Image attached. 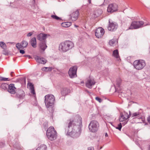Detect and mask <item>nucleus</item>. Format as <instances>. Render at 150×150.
Returning <instances> with one entry per match:
<instances>
[{"label":"nucleus","mask_w":150,"mask_h":150,"mask_svg":"<svg viewBox=\"0 0 150 150\" xmlns=\"http://www.w3.org/2000/svg\"><path fill=\"white\" fill-rule=\"evenodd\" d=\"M65 132L67 135L74 138L79 137L81 134L82 127L81 117L76 116L67 121Z\"/></svg>","instance_id":"1"},{"label":"nucleus","mask_w":150,"mask_h":150,"mask_svg":"<svg viewBox=\"0 0 150 150\" xmlns=\"http://www.w3.org/2000/svg\"><path fill=\"white\" fill-rule=\"evenodd\" d=\"M74 46L72 42L69 40H66L59 45V50L62 52H65L72 48Z\"/></svg>","instance_id":"2"},{"label":"nucleus","mask_w":150,"mask_h":150,"mask_svg":"<svg viewBox=\"0 0 150 150\" xmlns=\"http://www.w3.org/2000/svg\"><path fill=\"white\" fill-rule=\"evenodd\" d=\"M45 98V102L47 108H52L55 101L54 96L52 94H48Z\"/></svg>","instance_id":"3"},{"label":"nucleus","mask_w":150,"mask_h":150,"mask_svg":"<svg viewBox=\"0 0 150 150\" xmlns=\"http://www.w3.org/2000/svg\"><path fill=\"white\" fill-rule=\"evenodd\" d=\"M46 135L48 138L50 140L56 139L57 136V132L53 127L51 126L48 128L47 131Z\"/></svg>","instance_id":"4"},{"label":"nucleus","mask_w":150,"mask_h":150,"mask_svg":"<svg viewBox=\"0 0 150 150\" xmlns=\"http://www.w3.org/2000/svg\"><path fill=\"white\" fill-rule=\"evenodd\" d=\"M146 64L145 61L142 59L136 60L133 63L134 68L138 70L143 69L145 66Z\"/></svg>","instance_id":"5"},{"label":"nucleus","mask_w":150,"mask_h":150,"mask_svg":"<svg viewBox=\"0 0 150 150\" xmlns=\"http://www.w3.org/2000/svg\"><path fill=\"white\" fill-rule=\"evenodd\" d=\"M99 127V123L96 120L91 121L88 125L89 130L93 132H97L98 129Z\"/></svg>","instance_id":"6"},{"label":"nucleus","mask_w":150,"mask_h":150,"mask_svg":"<svg viewBox=\"0 0 150 150\" xmlns=\"http://www.w3.org/2000/svg\"><path fill=\"white\" fill-rule=\"evenodd\" d=\"M145 25L143 21H134L131 23L130 26L129 28V29H137L142 27Z\"/></svg>","instance_id":"7"},{"label":"nucleus","mask_w":150,"mask_h":150,"mask_svg":"<svg viewBox=\"0 0 150 150\" xmlns=\"http://www.w3.org/2000/svg\"><path fill=\"white\" fill-rule=\"evenodd\" d=\"M77 67L76 66H74L70 68L68 74L70 78H73L77 77Z\"/></svg>","instance_id":"8"},{"label":"nucleus","mask_w":150,"mask_h":150,"mask_svg":"<svg viewBox=\"0 0 150 150\" xmlns=\"http://www.w3.org/2000/svg\"><path fill=\"white\" fill-rule=\"evenodd\" d=\"M129 114H128V113L125 112H123L120 113V116L119 117V121L120 122H123L125 120H126L128 119L131 115V112L130 111H129Z\"/></svg>","instance_id":"9"},{"label":"nucleus","mask_w":150,"mask_h":150,"mask_svg":"<svg viewBox=\"0 0 150 150\" xmlns=\"http://www.w3.org/2000/svg\"><path fill=\"white\" fill-rule=\"evenodd\" d=\"M118 10V6L115 4H109L107 8V11L109 13H113Z\"/></svg>","instance_id":"10"},{"label":"nucleus","mask_w":150,"mask_h":150,"mask_svg":"<svg viewBox=\"0 0 150 150\" xmlns=\"http://www.w3.org/2000/svg\"><path fill=\"white\" fill-rule=\"evenodd\" d=\"M34 58L36 62L40 64H46L47 61V60L45 58L38 55H34Z\"/></svg>","instance_id":"11"},{"label":"nucleus","mask_w":150,"mask_h":150,"mask_svg":"<svg viewBox=\"0 0 150 150\" xmlns=\"http://www.w3.org/2000/svg\"><path fill=\"white\" fill-rule=\"evenodd\" d=\"M104 33V30L102 28H98L95 32V35L98 38H101Z\"/></svg>","instance_id":"12"},{"label":"nucleus","mask_w":150,"mask_h":150,"mask_svg":"<svg viewBox=\"0 0 150 150\" xmlns=\"http://www.w3.org/2000/svg\"><path fill=\"white\" fill-rule=\"evenodd\" d=\"M117 27L118 25L116 23L109 22L108 29L109 30L113 31L116 30Z\"/></svg>","instance_id":"13"},{"label":"nucleus","mask_w":150,"mask_h":150,"mask_svg":"<svg viewBox=\"0 0 150 150\" xmlns=\"http://www.w3.org/2000/svg\"><path fill=\"white\" fill-rule=\"evenodd\" d=\"M28 45L27 41L23 40L21 43H18L16 45V47L19 50L20 48L26 47Z\"/></svg>","instance_id":"14"},{"label":"nucleus","mask_w":150,"mask_h":150,"mask_svg":"<svg viewBox=\"0 0 150 150\" xmlns=\"http://www.w3.org/2000/svg\"><path fill=\"white\" fill-rule=\"evenodd\" d=\"M79 15V10H76L70 15L71 19L72 21H76L78 18Z\"/></svg>","instance_id":"15"},{"label":"nucleus","mask_w":150,"mask_h":150,"mask_svg":"<svg viewBox=\"0 0 150 150\" xmlns=\"http://www.w3.org/2000/svg\"><path fill=\"white\" fill-rule=\"evenodd\" d=\"M25 96L24 92L21 89L18 90L16 93V98L20 99H23Z\"/></svg>","instance_id":"16"},{"label":"nucleus","mask_w":150,"mask_h":150,"mask_svg":"<svg viewBox=\"0 0 150 150\" xmlns=\"http://www.w3.org/2000/svg\"><path fill=\"white\" fill-rule=\"evenodd\" d=\"M96 82L93 79H90L87 81L86 83V86L88 88H91L92 86L95 84Z\"/></svg>","instance_id":"17"},{"label":"nucleus","mask_w":150,"mask_h":150,"mask_svg":"<svg viewBox=\"0 0 150 150\" xmlns=\"http://www.w3.org/2000/svg\"><path fill=\"white\" fill-rule=\"evenodd\" d=\"M8 91L12 94H14L16 93V88L15 87L14 84H11L8 85Z\"/></svg>","instance_id":"18"},{"label":"nucleus","mask_w":150,"mask_h":150,"mask_svg":"<svg viewBox=\"0 0 150 150\" xmlns=\"http://www.w3.org/2000/svg\"><path fill=\"white\" fill-rule=\"evenodd\" d=\"M47 37V35L45 33H41L38 34L37 36V39L42 41H46V39Z\"/></svg>","instance_id":"19"},{"label":"nucleus","mask_w":150,"mask_h":150,"mask_svg":"<svg viewBox=\"0 0 150 150\" xmlns=\"http://www.w3.org/2000/svg\"><path fill=\"white\" fill-rule=\"evenodd\" d=\"M70 92V90L67 88H64L61 89V93L62 95L65 96L67 95Z\"/></svg>","instance_id":"20"},{"label":"nucleus","mask_w":150,"mask_h":150,"mask_svg":"<svg viewBox=\"0 0 150 150\" xmlns=\"http://www.w3.org/2000/svg\"><path fill=\"white\" fill-rule=\"evenodd\" d=\"M46 43V41H42L40 44L39 46L40 48L43 51H44L47 47Z\"/></svg>","instance_id":"21"},{"label":"nucleus","mask_w":150,"mask_h":150,"mask_svg":"<svg viewBox=\"0 0 150 150\" xmlns=\"http://www.w3.org/2000/svg\"><path fill=\"white\" fill-rule=\"evenodd\" d=\"M30 44L34 48L36 47V40L35 38L34 37L31 38L30 41Z\"/></svg>","instance_id":"22"},{"label":"nucleus","mask_w":150,"mask_h":150,"mask_svg":"<svg viewBox=\"0 0 150 150\" xmlns=\"http://www.w3.org/2000/svg\"><path fill=\"white\" fill-rule=\"evenodd\" d=\"M29 86L31 93L35 97H36V94L33 85L31 83H30L29 84Z\"/></svg>","instance_id":"23"},{"label":"nucleus","mask_w":150,"mask_h":150,"mask_svg":"<svg viewBox=\"0 0 150 150\" xmlns=\"http://www.w3.org/2000/svg\"><path fill=\"white\" fill-rule=\"evenodd\" d=\"M102 13V11L101 9H99L95 11L94 14L95 17H97L100 16Z\"/></svg>","instance_id":"24"},{"label":"nucleus","mask_w":150,"mask_h":150,"mask_svg":"<svg viewBox=\"0 0 150 150\" xmlns=\"http://www.w3.org/2000/svg\"><path fill=\"white\" fill-rule=\"evenodd\" d=\"M112 55L113 56L117 59H120V56L119 55V52L118 50H115L113 52Z\"/></svg>","instance_id":"25"},{"label":"nucleus","mask_w":150,"mask_h":150,"mask_svg":"<svg viewBox=\"0 0 150 150\" xmlns=\"http://www.w3.org/2000/svg\"><path fill=\"white\" fill-rule=\"evenodd\" d=\"M47 148L45 145L42 144L37 148L36 150H46Z\"/></svg>","instance_id":"26"},{"label":"nucleus","mask_w":150,"mask_h":150,"mask_svg":"<svg viewBox=\"0 0 150 150\" xmlns=\"http://www.w3.org/2000/svg\"><path fill=\"white\" fill-rule=\"evenodd\" d=\"M71 23L69 22H65L62 23V26L65 28L68 27L71 25Z\"/></svg>","instance_id":"27"},{"label":"nucleus","mask_w":150,"mask_h":150,"mask_svg":"<svg viewBox=\"0 0 150 150\" xmlns=\"http://www.w3.org/2000/svg\"><path fill=\"white\" fill-rule=\"evenodd\" d=\"M14 147L18 150H23V148L18 143H16L14 145Z\"/></svg>","instance_id":"28"},{"label":"nucleus","mask_w":150,"mask_h":150,"mask_svg":"<svg viewBox=\"0 0 150 150\" xmlns=\"http://www.w3.org/2000/svg\"><path fill=\"white\" fill-rule=\"evenodd\" d=\"M8 85V84L6 83H2L1 85V88L4 90H6L7 89Z\"/></svg>","instance_id":"29"},{"label":"nucleus","mask_w":150,"mask_h":150,"mask_svg":"<svg viewBox=\"0 0 150 150\" xmlns=\"http://www.w3.org/2000/svg\"><path fill=\"white\" fill-rule=\"evenodd\" d=\"M0 47L3 49H6V44L2 41L0 42Z\"/></svg>","instance_id":"30"},{"label":"nucleus","mask_w":150,"mask_h":150,"mask_svg":"<svg viewBox=\"0 0 150 150\" xmlns=\"http://www.w3.org/2000/svg\"><path fill=\"white\" fill-rule=\"evenodd\" d=\"M51 17L53 19L57 20H61V18L56 15H51Z\"/></svg>","instance_id":"31"},{"label":"nucleus","mask_w":150,"mask_h":150,"mask_svg":"<svg viewBox=\"0 0 150 150\" xmlns=\"http://www.w3.org/2000/svg\"><path fill=\"white\" fill-rule=\"evenodd\" d=\"M115 42V41L114 40L112 39L110 40L109 44L110 46H113Z\"/></svg>","instance_id":"32"},{"label":"nucleus","mask_w":150,"mask_h":150,"mask_svg":"<svg viewBox=\"0 0 150 150\" xmlns=\"http://www.w3.org/2000/svg\"><path fill=\"white\" fill-rule=\"evenodd\" d=\"M140 114V113L139 112H134L132 113V114L131 115H132V117H136L137 116H138Z\"/></svg>","instance_id":"33"},{"label":"nucleus","mask_w":150,"mask_h":150,"mask_svg":"<svg viewBox=\"0 0 150 150\" xmlns=\"http://www.w3.org/2000/svg\"><path fill=\"white\" fill-rule=\"evenodd\" d=\"M122 127V124L121 123H120L118 125L117 127H116V129H118L120 131Z\"/></svg>","instance_id":"34"},{"label":"nucleus","mask_w":150,"mask_h":150,"mask_svg":"<svg viewBox=\"0 0 150 150\" xmlns=\"http://www.w3.org/2000/svg\"><path fill=\"white\" fill-rule=\"evenodd\" d=\"M5 146V143L3 142L0 141V148L4 147Z\"/></svg>","instance_id":"35"},{"label":"nucleus","mask_w":150,"mask_h":150,"mask_svg":"<svg viewBox=\"0 0 150 150\" xmlns=\"http://www.w3.org/2000/svg\"><path fill=\"white\" fill-rule=\"evenodd\" d=\"M95 99L96 100L98 101L100 103L102 101V100L98 97H96Z\"/></svg>","instance_id":"36"},{"label":"nucleus","mask_w":150,"mask_h":150,"mask_svg":"<svg viewBox=\"0 0 150 150\" xmlns=\"http://www.w3.org/2000/svg\"><path fill=\"white\" fill-rule=\"evenodd\" d=\"M0 79H1L2 80L4 81H9V80H8V78H4L3 77H1Z\"/></svg>","instance_id":"37"},{"label":"nucleus","mask_w":150,"mask_h":150,"mask_svg":"<svg viewBox=\"0 0 150 150\" xmlns=\"http://www.w3.org/2000/svg\"><path fill=\"white\" fill-rule=\"evenodd\" d=\"M47 69H46L47 71H50L52 70V67H47Z\"/></svg>","instance_id":"38"},{"label":"nucleus","mask_w":150,"mask_h":150,"mask_svg":"<svg viewBox=\"0 0 150 150\" xmlns=\"http://www.w3.org/2000/svg\"><path fill=\"white\" fill-rule=\"evenodd\" d=\"M47 68H47V67H44L42 68L41 69V70H42V71H47V70H46V69H47Z\"/></svg>","instance_id":"39"},{"label":"nucleus","mask_w":150,"mask_h":150,"mask_svg":"<svg viewBox=\"0 0 150 150\" xmlns=\"http://www.w3.org/2000/svg\"><path fill=\"white\" fill-rule=\"evenodd\" d=\"M33 34V33L32 32H30L27 35V36L28 37H30L31 36L32 34Z\"/></svg>","instance_id":"40"},{"label":"nucleus","mask_w":150,"mask_h":150,"mask_svg":"<svg viewBox=\"0 0 150 150\" xmlns=\"http://www.w3.org/2000/svg\"><path fill=\"white\" fill-rule=\"evenodd\" d=\"M20 52L22 54H23L25 53V51L24 50H20Z\"/></svg>","instance_id":"41"},{"label":"nucleus","mask_w":150,"mask_h":150,"mask_svg":"<svg viewBox=\"0 0 150 150\" xmlns=\"http://www.w3.org/2000/svg\"><path fill=\"white\" fill-rule=\"evenodd\" d=\"M88 150H94V149L93 147H89L88 149Z\"/></svg>","instance_id":"42"},{"label":"nucleus","mask_w":150,"mask_h":150,"mask_svg":"<svg viewBox=\"0 0 150 150\" xmlns=\"http://www.w3.org/2000/svg\"><path fill=\"white\" fill-rule=\"evenodd\" d=\"M147 120L149 123L150 124V115L147 118Z\"/></svg>","instance_id":"43"},{"label":"nucleus","mask_w":150,"mask_h":150,"mask_svg":"<svg viewBox=\"0 0 150 150\" xmlns=\"http://www.w3.org/2000/svg\"><path fill=\"white\" fill-rule=\"evenodd\" d=\"M26 56V57H28L29 58H30V55H27L26 56Z\"/></svg>","instance_id":"44"},{"label":"nucleus","mask_w":150,"mask_h":150,"mask_svg":"<svg viewBox=\"0 0 150 150\" xmlns=\"http://www.w3.org/2000/svg\"><path fill=\"white\" fill-rule=\"evenodd\" d=\"M148 150H150V145L149 146Z\"/></svg>","instance_id":"45"},{"label":"nucleus","mask_w":150,"mask_h":150,"mask_svg":"<svg viewBox=\"0 0 150 150\" xmlns=\"http://www.w3.org/2000/svg\"><path fill=\"white\" fill-rule=\"evenodd\" d=\"M105 136L106 137H108V134H107V133H106V134H105Z\"/></svg>","instance_id":"46"},{"label":"nucleus","mask_w":150,"mask_h":150,"mask_svg":"<svg viewBox=\"0 0 150 150\" xmlns=\"http://www.w3.org/2000/svg\"><path fill=\"white\" fill-rule=\"evenodd\" d=\"M81 84L84 83V81H81Z\"/></svg>","instance_id":"47"},{"label":"nucleus","mask_w":150,"mask_h":150,"mask_svg":"<svg viewBox=\"0 0 150 150\" xmlns=\"http://www.w3.org/2000/svg\"><path fill=\"white\" fill-rule=\"evenodd\" d=\"M13 73V72H11V75L12 76H13V75H12V74Z\"/></svg>","instance_id":"48"},{"label":"nucleus","mask_w":150,"mask_h":150,"mask_svg":"<svg viewBox=\"0 0 150 150\" xmlns=\"http://www.w3.org/2000/svg\"><path fill=\"white\" fill-rule=\"evenodd\" d=\"M74 26H75V27H78V25H74Z\"/></svg>","instance_id":"49"},{"label":"nucleus","mask_w":150,"mask_h":150,"mask_svg":"<svg viewBox=\"0 0 150 150\" xmlns=\"http://www.w3.org/2000/svg\"><path fill=\"white\" fill-rule=\"evenodd\" d=\"M127 121L126 122H124V124H126L127 123Z\"/></svg>","instance_id":"50"},{"label":"nucleus","mask_w":150,"mask_h":150,"mask_svg":"<svg viewBox=\"0 0 150 150\" xmlns=\"http://www.w3.org/2000/svg\"><path fill=\"white\" fill-rule=\"evenodd\" d=\"M88 1L89 3H91V0H88Z\"/></svg>","instance_id":"51"},{"label":"nucleus","mask_w":150,"mask_h":150,"mask_svg":"<svg viewBox=\"0 0 150 150\" xmlns=\"http://www.w3.org/2000/svg\"><path fill=\"white\" fill-rule=\"evenodd\" d=\"M34 3H35V0H33Z\"/></svg>","instance_id":"52"},{"label":"nucleus","mask_w":150,"mask_h":150,"mask_svg":"<svg viewBox=\"0 0 150 150\" xmlns=\"http://www.w3.org/2000/svg\"><path fill=\"white\" fill-rule=\"evenodd\" d=\"M104 0V1H105V0Z\"/></svg>","instance_id":"53"}]
</instances>
